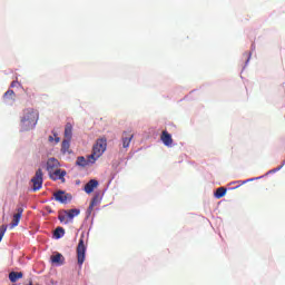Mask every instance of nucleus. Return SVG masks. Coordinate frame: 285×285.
<instances>
[{
	"label": "nucleus",
	"mask_w": 285,
	"mask_h": 285,
	"mask_svg": "<svg viewBox=\"0 0 285 285\" xmlns=\"http://www.w3.org/2000/svg\"><path fill=\"white\" fill-rule=\"evenodd\" d=\"M39 121V111L33 108H27L23 110V117L21 118L22 130H32Z\"/></svg>",
	"instance_id": "nucleus-1"
},
{
	"label": "nucleus",
	"mask_w": 285,
	"mask_h": 285,
	"mask_svg": "<svg viewBox=\"0 0 285 285\" xmlns=\"http://www.w3.org/2000/svg\"><path fill=\"white\" fill-rule=\"evenodd\" d=\"M108 148V140L106 138H99L96 140V144L92 147L91 155L88 156V161L90 164H95L104 153H106V149Z\"/></svg>",
	"instance_id": "nucleus-2"
},
{
	"label": "nucleus",
	"mask_w": 285,
	"mask_h": 285,
	"mask_svg": "<svg viewBox=\"0 0 285 285\" xmlns=\"http://www.w3.org/2000/svg\"><path fill=\"white\" fill-rule=\"evenodd\" d=\"M31 184L33 193H37V190H41L43 186V170H41V168L38 169L35 176L31 178Z\"/></svg>",
	"instance_id": "nucleus-3"
},
{
	"label": "nucleus",
	"mask_w": 285,
	"mask_h": 285,
	"mask_svg": "<svg viewBox=\"0 0 285 285\" xmlns=\"http://www.w3.org/2000/svg\"><path fill=\"white\" fill-rule=\"evenodd\" d=\"M86 243L83 242V238L79 239L76 253H77V262L79 266H83V263L86 262Z\"/></svg>",
	"instance_id": "nucleus-4"
},
{
	"label": "nucleus",
	"mask_w": 285,
	"mask_h": 285,
	"mask_svg": "<svg viewBox=\"0 0 285 285\" xmlns=\"http://www.w3.org/2000/svg\"><path fill=\"white\" fill-rule=\"evenodd\" d=\"M66 175L67 173L63 169H56L49 173L50 179H52L53 181L60 180L62 184H66Z\"/></svg>",
	"instance_id": "nucleus-5"
},
{
	"label": "nucleus",
	"mask_w": 285,
	"mask_h": 285,
	"mask_svg": "<svg viewBox=\"0 0 285 285\" xmlns=\"http://www.w3.org/2000/svg\"><path fill=\"white\" fill-rule=\"evenodd\" d=\"M135 134L132 131H124L121 136L122 148H130V141H132Z\"/></svg>",
	"instance_id": "nucleus-6"
},
{
	"label": "nucleus",
	"mask_w": 285,
	"mask_h": 285,
	"mask_svg": "<svg viewBox=\"0 0 285 285\" xmlns=\"http://www.w3.org/2000/svg\"><path fill=\"white\" fill-rule=\"evenodd\" d=\"M53 197L56 202H60V204H67L68 200L70 199V194H66V191L59 190L53 194Z\"/></svg>",
	"instance_id": "nucleus-7"
},
{
	"label": "nucleus",
	"mask_w": 285,
	"mask_h": 285,
	"mask_svg": "<svg viewBox=\"0 0 285 285\" xmlns=\"http://www.w3.org/2000/svg\"><path fill=\"white\" fill-rule=\"evenodd\" d=\"M21 215H23V207H18L17 213L13 215L12 222L10 224V228H16V226H19V223L21 222Z\"/></svg>",
	"instance_id": "nucleus-8"
},
{
	"label": "nucleus",
	"mask_w": 285,
	"mask_h": 285,
	"mask_svg": "<svg viewBox=\"0 0 285 285\" xmlns=\"http://www.w3.org/2000/svg\"><path fill=\"white\" fill-rule=\"evenodd\" d=\"M58 168H59V160H57L56 158H49L47 160V170L49 174L57 170Z\"/></svg>",
	"instance_id": "nucleus-9"
},
{
	"label": "nucleus",
	"mask_w": 285,
	"mask_h": 285,
	"mask_svg": "<svg viewBox=\"0 0 285 285\" xmlns=\"http://www.w3.org/2000/svg\"><path fill=\"white\" fill-rule=\"evenodd\" d=\"M97 186H99V181H97L95 179L89 180L85 185V193H87V195H90V193L95 191V188H97Z\"/></svg>",
	"instance_id": "nucleus-10"
},
{
	"label": "nucleus",
	"mask_w": 285,
	"mask_h": 285,
	"mask_svg": "<svg viewBox=\"0 0 285 285\" xmlns=\"http://www.w3.org/2000/svg\"><path fill=\"white\" fill-rule=\"evenodd\" d=\"M160 139L163 144H165V146H168V147L173 146V136L168 134L166 130L161 132Z\"/></svg>",
	"instance_id": "nucleus-11"
},
{
	"label": "nucleus",
	"mask_w": 285,
	"mask_h": 285,
	"mask_svg": "<svg viewBox=\"0 0 285 285\" xmlns=\"http://www.w3.org/2000/svg\"><path fill=\"white\" fill-rule=\"evenodd\" d=\"M81 212L79 209H69L65 210V214L69 218V222H72Z\"/></svg>",
	"instance_id": "nucleus-12"
},
{
	"label": "nucleus",
	"mask_w": 285,
	"mask_h": 285,
	"mask_svg": "<svg viewBox=\"0 0 285 285\" xmlns=\"http://www.w3.org/2000/svg\"><path fill=\"white\" fill-rule=\"evenodd\" d=\"M14 97H17V95L14 94V90L9 89L4 92L3 100L4 101H14Z\"/></svg>",
	"instance_id": "nucleus-13"
},
{
	"label": "nucleus",
	"mask_w": 285,
	"mask_h": 285,
	"mask_svg": "<svg viewBox=\"0 0 285 285\" xmlns=\"http://www.w3.org/2000/svg\"><path fill=\"white\" fill-rule=\"evenodd\" d=\"M65 138L71 140L72 139V124L67 122L65 126Z\"/></svg>",
	"instance_id": "nucleus-14"
},
{
	"label": "nucleus",
	"mask_w": 285,
	"mask_h": 285,
	"mask_svg": "<svg viewBox=\"0 0 285 285\" xmlns=\"http://www.w3.org/2000/svg\"><path fill=\"white\" fill-rule=\"evenodd\" d=\"M22 277H23V273H21V272L9 273V279L12 283L17 282L18 279H21Z\"/></svg>",
	"instance_id": "nucleus-15"
},
{
	"label": "nucleus",
	"mask_w": 285,
	"mask_h": 285,
	"mask_svg": "<svg viewBox=\"0 0 285 285\" xmlns=\"http://www.w3.org/2000/svg\"><path fill=\"white\" fill-rule=\"evenodd\" d=\"M70 141L69 139H65L62 140L61 144V154L66 155V153H70Z\"/></svg>",
	"instance_id": "nucleus-16"
},
{
	"label": "nucleus",
	"mask_w": 285,
	"mask_h": 285,
	"mask_svg": "<svg viewBox=\"0 0 285 285\" xmlns=\"http://www.w3.org/2000/svg\"><path fill=\"white\" fill-rule=\"evenodd\" d=\"M63 235H66V229H63V227H57L53 232V236L56 239H61Z\"/></svg>",
	"instance_id": "nucleus-17"
},
{
	"label": "nucleus",
	"mask_w": 285,
	"mask_h": 285,
	"mask_svg": "<svg viewBox=\"0 0 285 285\" xmlns=\"http://www.w3.org/2000/svg\"><path fill=\"white\" fill-rule=\"evenodd\" d=\"M226 196V188L225 187H219L215 191V197L216 199H222V197Z\"/></svg>",
	"instance_id": "nucleus-18"
},
{
	"label": "nucleus",
	"mask_w": 285,
	"mask_h": 285,
	"mask_svg": "<svg viewBox=\"0 0 285 285\" xmlns=\"http://www.w3.org/2000/svg\"><path fill=\"white\" fill-rule=\"evenodd\" d=\"M51 262L53 264H63V255H61L60 253L51 256Z\"/></svg>",
	"instance_id": "nucleus-19"
},
{
	"label": "nucleus",
	"mask_w": 285,
	"mask_h": 285,
	"mask_svg": "<svg viewBox=\"0 0 285 285\" xmlns=\"http://www.w3.org/2000/svg\"><path fill=\"white\" fill-rule=\"evenodd\" d=\"M58 219L61 224H70V220L68 218V214H59Z\"/></svg>",
	"instance_id": "nucleus-20"
},
{
	"label": "nucleus",
	"mask_w": 285,
	"mask_h": 285,
	"mask_svg": "<svg viewBox=\"0 0 285 285\" xmlns=\"http://www.w3.org/2000/svg\"><path fill=\"white\" fill-rule=\"evenodd\" d=\"M77 166H88V160L83 156H79L76 161Z\"/></svg>",
	"instance_id": "nucleus-21"
},
{
	"label": "nucleus",
	"mask_w": 285,
	"mask_h": 285,
	"mask_svg": "<svg viewBox=\"0 0 285 285\" xmlns=\"http://www.w3.org/2000/svg\"><path fill=\"white\" fill-rule=\"evenodd\" d=\"M6 230H8L7 225L0 226V242H1V239H3V235H6Z\"/></svg>",
	"instance_id": "nucleus-22"
},
{
	"label": "nucleus",
	"mask_w": 285,
	"mask_h": 285,
	"mask_svg": "<svg viewBox=\"0 0 285 285\" xmlns=\"http://www.w3.org/2000/svg\"><path fill=\"white\" fill-rule=\"evenodd\" d=\"M98 202H99V197L95 196V197L91 199L90 205H91V206H95Z\"/></svg>",
	"instance_id": "nucleus-23"
},
{
	"label": "nucleus",
	"mask_w": 285,
	"mask_h": 285,
	"mask_svg": "<svg viewBox=\"0 0 285 285\" xmlns=\"http://www.w3.org/2000/svg\"><path fill=\"white\" fill-rule=\"evenodd\" d=\"M17 86H19V81L13 80L10 85V88H17Z\"/></svg>",
	"instance_id": "nucleus-24"
},
{
	"label": "nucleus",
	"mask_w": 285,
	"mask_h": 285,
	"mask_svg": "<svg viewBox=\"0 0 285 285\" xmlns=\"http://www.w3.org/2000/svg\"><path fill=\"white\" fill-rule=\"evenodd\" d=\"M53 137H55L56 144H59V141H61V138L57 137V134H53Z\"/></svg>",
	"instance_id": "nucleus-25"
},
{
	"label": "nucleus",
	"mask_w": 285,
	"mask_h": 285,
	"mask_svg": "<svg viewBox=\"0 0 285 285\" xmlns=\"http://www.w3.org/2000/svg\"><path fill=\"white\" fill-rule=\"evenodd\" d=\"M94 208H95V206L89 205V207H88V213H92Z\"/></svg>",
	"instance_id": "nucleus-26"
},
{
	"label": "nucleus",
	"mask_w": 285,
	"mask_h": 285,
	"mask_svg": "<svg viewBox=\"0 0 285 285\" xmlns=\"http://www.w3.org/2000/svg\"><path fill=\"white\" fill-rule=\"evenodd\" d=\"M48 141H50V142L55 141V137L49 136V137H48Z\"/></svg>",
	"instance_id": "nucleus-27"
}]
</instances>
